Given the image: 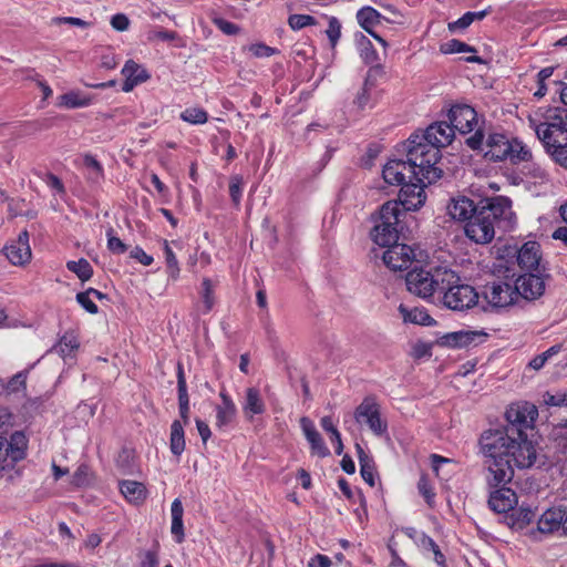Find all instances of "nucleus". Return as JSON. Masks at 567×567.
<instances>
[{
    "label": "nucleus",
    "instance_id": "nucleus-5",
    "mask_svg": "<svg viewBox=\"0 0 567 567\" xmlns=\"http://www.w3.org/2000/svg\"><path fill=\"white\" fill-rule=\"evenodd\" d=\"M453 278L452 269L449 267L437 266L431 269L420 267L408 272L405 284L410 292L426 299L434 293L440 295L444 285L452 282Z\"/></svg>",
    "mask_w": 567,
    "mask_h": 567
},
{
    "label": "nucleus",
    "instance_id": "nucleus-17",
    "mask_svg": "<svg viewBox=\"0 0 567 567\" xmlns=\"http://www.w3.org/2000/svg\"><path fill=\"white\" fill-rule=\"evenodd\" d=\"M449 118L454 132L458 131L461 134H467L477 125L476 111L466 104L455 105L449 112Z\"/></svg>",
    "mask_w": 567,
    "mask_h": 567
},
{
    "label": "nucleus",
    "instance_id": "nucleus-12",
    "mask_svg": "<svg viewBox=\"0 0 567 567\" xmlns=\"http://www.w3.org/2000/svg\"><path fill=\"white\" fill-rule=\"evenodd\" d=\"M492 221L493 225H503L505 228L513 224L514 213L512 210V200L504 196H496L482 200L478 206Z\"/></svg>",
    "mask_w": 567,
    "mask_h": 567
},
{
    "label": "nucleus",
    "instance_id": "nucleus-18",
    "mask_svg": "<svg viewBox=\"0 0 567 567\" xmlns=\"http://www.w3.org/2000/svg\"><path fill=\"white\" fill-rule=\"evenodd\" d=\"M517 288V300L519 297L526 300H536L545 292V278L534 274L519 276L514 282Z\"/></svg>",
    "mask_w": 567,
    "mask_h": 567
},
{
    "label": "nucleus",
    "instance_id": "nucleus-60",
    "mask_svg": "<svg viewBox=\"0 0 567 567\" xmlns=\"http://www.w3.org/2000/svg\"><path fill=\"white\" fill-rule=\"evenodd\" d=\"M133 458V452L128 449H123L116 457V464L118 467L123 468L125 473H130L133 471V465L131 464Z\"/></svg>",
    "mask_w": 567,
    "mask_h": 567
},
{
    "label": "nucleus",
    "instance_id": "nucleus-20",
    "mask_svg": "<svg viewBox=\"0 0 567 567\" xmlns=\"http://www.w3.org/2000/svg\"><path fill=\"white\" fill-rule=\"evenodd\" d=\"M540 261V246L536 241L525 243L517 252V262L522 269L536 270Z\"/></svg>",
    "mask_w": 567,
    "mask_h": 567
},
{
    "label": "nucleus",
    "instance_id": "nucleus-14",
    "mask_svg": "<svg viewBox=\"0 0 567 567\" xmlns=\"http://www.w3.org/2000/svg\"><path fill=\"white\" fill-rule=\"evenodd\" d=\"M382 259L391 270L403 271L412 265L415 259V254L411 246L395 243L386 247Z\"/></svg>",
    "mask_w": 567,
    "mask_h": 567
},
{
    "label": "nucleus",
    "instance_id": "nucleus-28",
    "mask_svg": "<svg viewBox=\"0 0 567 567\" xmlns=\"http://www.w3.org/2000/svg\"><path fill=\"white\" fill-rule=\"evenodd\" d=\"M92 104V97L80 91H70L59 96L58 105L64 109H79Z\"/></svg>",
    "mask_w": 567,
    "mask_h": 567
},
{
    "label": "nucleus",
    "instance_id": "nucleus-57",
    "mask_svg": "<svg viewBox=\"0 0 567 567\" xmlns=\"http://www.w3.org/2000/svg\"><path fill=\"white\" fill-rule=\"evenodd\" d=\"M241 192H243V177L239 175H235L230 178L229 195L231 197L233 203L236 206H239V204H240Z\"/></svg>",
    "mask_w": 567,
    "mask_h": 567
},
{
    "label": "nucleus",
    "instance_id": "nucleus-43",
    "mask_svg": "<svg viewBox=\"0 0 567 567\" xmlns=\"http://www.w3.org/2000/svg\"><path fill=\"white\" fill-rule=\"evenodd\" d=\"M6 446L7 439L0 436V475H2L4 471L12 470L16 463L19 462Z\"/></svg>",
    "mask_w": 567,
    "mask_h": 567
},
{
    "label": "nucleus",
    "instance_id": "nucleus-56",
    "mask_svg": "<svg viewBox=\"0 0 567 567\" xmlns=\"http://www.w3.org/2000/svg\"><path fill=\"white\" fill-rule=\"evenodd\" d=\"M178 38L175 31H168L164 29H152L147 32V40L150 42L155 41H174Z\"/></svg>",
    "mask_w": 567,
    "mask_h": 567
},
{
    "label": "nucleus",
    "instance_id": "nucleus-63",
    "mask_svg": "<svg viewBox=\"0 0 567 567\" xmlns=\"http://www.w3.org/2000/svg\"><path fill=\"white\" fill-rule=\"evenodd\" d=\"M52 24L60 25V24H71L79 28H89L90 23L85 20H82L80 18L74 17H55L51 20Z\"/></svg>",
    "mask_w": 567,
    "mask_h": 567
},
{
    "label": "nucleus",
    "instance_id": "nucleus-9",
    "mask_svg": "<svg viewBox=\"0 0 567 567\" xmlns=\"http://www.w3.org/2000/svg\"><path fill=\"white\" fill-rule=\"evenodd\" d=\"M483 299L494 309H502L517 302V288L511 281L493 280L483 286Z\"/></svg>",
    "mask_w": 567,
    "mask_h": 567
},
{
    "label": "nucleus",
    "instance_id": "nucleus-10",
    "mask_svg": "<svg viewBox=\"0 0 567 567\" xmlns=\"http://www.w3.org/2000/svg\"><path fill=\"white\" fill-rule=\"evenodd\" d=\"M354 417L358 423H364L378 436L388 431V423L381 417L380 405L373 398H365L357 406Z\"/></svg>",
    "mask_w": 567,
    "mask_h": 567
},
{
    "label": "nucleus",
    "instance_id": "nucleus-36",
    "mask_svg": "<svg viewBox=\"0 0 567 567\" xmlns=\"http://www.w3.org/2000/svg\"><path fill=\"white\" fill-rule=\"evenodd\" d=\"M94 483L95 475L86 464L79 465L71 478V484L75 487H87Z\"/></svg>",
    "mask_w": 567,
    "mask_h": 567
},
{
    "label": "nucleus",
    "instance_id": "nucleus-8",
    "mask_svg": "<svg viewBox=\"0 0 567 567\" xmlns=\"http://www.w3.org/2000/svg\"><path fill=\"white\" fill-rule=\"evenodd\" d=\"M455 132L451 123L447 122H435L431 124L424 133L412 134L408 143L413 146H425L426 148H435L440 152L441 147L450 145L454 138ZM441 153H439V159Z\"/></svg>",
    "mask_w": 567,
    "mask_h": 567
},
{
    "label": "nucleus",
    "instance_id": "nucleus-32",
    "mask_svg": "<svg viewBox=\"0 0 567 567\" xmlns=\"http://www.w3.org/2000/svg\"><path fill=\"white\" fill-rule=\"evenodd\" d=\"M171 451L179 456L185 450L184 429L181 421H174L171 425Z\"/></svg>",
    "mask_w": 567,
    "mask_h": 567
},
{
    "label": "nucleus",
    "instance_id": "nucleus-41",
    "mask_svg": "<svg viewBox=\"0 0 567 567\" xmlns=\"http://www.w3.org/2000/svg\"><path fill=\"white\" fill-rule=\"evenodd\" d=\"M80 347V342L78 338L70 332L64 333L59 343L55 346V349H58L59 353L66 358L71 355L78 348Z\"/></svg>",
    "mask_w": 567,
    "mask_h": 567
},
{
    "label": "nucleus",
    "instance_id": "nucleus-38",
    "mask_svg": "<svg viewBox=\"0 0 567 567\" xmlns=\"http://www.w3.org/2000/svg\"><path fill=\"white\" fill-rule=\"evenodd\" d=\"M29 369L16 373L7 383H3V393L14 394L24 392L27 389V379Z\"/></svg>",
    "mask_w": 567,
    "mask_h": 567
},
{
    "label": "nucleus",
    "instance_id": "nucleus-52",
    "mask_svg": "<svg viewBox=\"0 0 567 567\" xmlns=\"http://www.w3.org/2000/svg\"><path fill=\"white\" fill-rule=\"evenodd\" d=\"M326 34L330 41L331 48L334 49L341 37V23L336 17L329 18Z\"/></svg>",
    "mask_w": 567,
    "mask_h": 567
},
{
    "label": "nucleus",
    "instance_id": "nucleus-59",
    "mask_svg": "<svg viewBox=\"0 0 567 567\" xmlns=\"http://www.w3.org/2000/svg\"><path fill=\"white\" fill-rule=\"evenodd\" d=\"M248 51L255 56V58H268L276 53H278V50L275 48H271L269 45H266L265 43H254L248 47Z\"/></svg>",
    "mask_w": 567,
    "mask_h": 567
},
{
    "label": "nucleus",
    "instance_id": "nucleus-54",
    "mask_svg": "<svg viewBox=\"0 0 567 567\" xmlns=\"http://www.w3.org/2000/svg\"><path fill=\"white\" fill-rule=\"evenodd\" d=\"M288 24L292 30H300L316 24V19L309 14H291L288 19Z\"/></svg>",
    "mask_w": 567,
    "mask_h": 567
},
{
    "label": "nucleus",
    "instance_id": "nucleus-58",
    "mask_svg": "<svg viewBox=\"0 0 567 567\" xmlns=\"http://www.w3.org/2000/svg\"><path fill=\"white\" fill-rule=\"evenodd\" d=\"M107 236V248L113 254H124L127 249L126 245L114 235L113 228H109L106 231Z\"/></svg>",
    "mask_w": 567,
    "mask_h": 567
},
{
    "label": "nucleus",
    "instance_id": "nucleus-40",
    "mask_svg": "<svg viewBox=\"0 0 567 567\" xmlns=\"http://www.w3.org/2000/svg\"><path fill=\"white\" fill-rule=\"evenodd\" d=\"M164 254L168 278L173 281H176L179 277L181 269L178 260L167 240L164 241Z\"/></svg>",
    "mask_w": 567,
    "mask_h": 567
},
{
    "label": "nucleus",
    "instance_id": "nucleus-37",
    "mask_svg": "<svg viewBox=\"0 0 567 567\" xmlns=\"http://www.w3.org/2000/svg\"><path fill=\"white\" fill-rule=\"evenodd\" d=\"M18 461H21L25 456L27 437L22 432H14L11 434L10 440H7L6 446Z\"/></svg>",
    "mask_w": 567,
    "mask_h": 567
},
{
    "label": "nucleus",
    "instance_id": "nucleus-22",
    "mask_svg": "<svg viewBox=\"0 0 567 567\" xmlns=\"http://www.w3.org/2000/svg\"><path fill=\"white\" fill-rule=\"evenodd\" d=\"M219 398L221 403L216 406V426L224 429L236 417L237 408L226 391L221 390Z\"/></svg>",
    "mask_w": 567,
    "mask_h": 567
},
{
    "label": "nucleus",
    "instance_id": "nucleus-48",
    "mask_svg": "<svg viewBox=\"0 0 567 567\" xmlns=\"http://www.w3.org/2000/svg\"><path fill=\"white\" fill-rule=\"evenodd\" d=\"M177 391H178V406H189V398L187 393L186 379L184 369L181 363L177 365Z\"/></svg>",
    "mask_w": 567,
    "mask_h": 567
},
{
    "label": "nucleus",
    "instance_id": "nucleus-35",
    "mask_svg": "<svg viewBox=\"0 0 567 567\" xmlns=\"http://www.w3.org/2000/svg\"><path fill=\"white\" fill-rule=\"evenodd\" d=\"M416 544L424 551H431L434 556V560L437 565H445V556L441 551L439 545L426 534L421 533L416 539Z\"/></svg>",
    "mask_w": 567,
    "mask_h": 567
},
{
    "label": "nucleus",
    "instance_id": "nucleus-23",
    "mask_svg": "<svg viewBox=\"0 0 567 567\" xmlns=\"http://www.w3.org/2000/svg\"><path fill=\"white\" fill-rule=\"evenodd\" d=\"M302 431L311 445L312 453L320 457H326L330 454L329 449L326 446L320 433L316 430L312 421L303 416L300 420Z\"/></svg>",
    "mask_w": 567,
    "mask_h": 567
},
{
    "label": "nucleus",
    "instance_id": "nucleus-19",
    "mask_svg": "<svg viewBox=\"0 0 567 567\" xmlns=\"http://www.w3.org/2000/svg\"><path fill=\"white\" fill-rule=\"evenodd\" d=\"M122 74L125 76L122 90L131 92L136 85L146 82L150 79L148 72L133 60L126 61L122 69Z\"/></svg>",
    "mask_w": 567,
    "mask_h": 567
},
{
    "label": "nucleus",
    "instance_id": "nucleus-15",
    "mask_svg": "<svg viewBox=\"0 0 567 567\" xmlns=\"http://www.w3.org/2000/svg\"><path fill=\"white\" fill-rule=\"evenodd\" d=\"M429 183L417 182L409 179L405 184L401 186L399 193V199L395 200L400 204V208L403 210H417L421 208L426 199L424 187Z\"/></svg>",
    "mask_w": 567,
    "mask_h": 567
},
{
    "label": "nucleus",
    "instance_id": "nucleus-42",
    "mask_svg": "<svg viewBox=\"0 0 567 567\" xmlns=\"http://www.w3.org/2000/svg\"><path fill=\"white\" fill-rule=\"evenodd\" d=\"M516 501L518 498H487V504L493 512L502 514L505 520Z\"/></svg>",
    "mask_w": 567,
    "mask_h": 567
},
{
    "label": "nucleus",
    "instance_id": "nucleus-26",
    "mask_svg": "<svg viewBox=\"0 0 567 567\" xmlns=\"http://www.w3.org/2000/svg\"><path fill=\"white\" fill-rule=\"evenodd\" d=\"M200 300L196 305V310L200 315L209 313L215 306V286L209 278L202 281Z\"/></svg>",
    "mask_w": 567,
    "mask_h": 567
},
{
    "label": "nucleus",
    "instance_id": "nucleus-25",
    "mask_svg": "<svg viewBox=\"0 0 567 567\" xmlns=\"http://www.w3.org/2000/svg\"><path fill=\"white\" fill-rule=\"evenodd\" d=\"M478 206H474L473 202L466 197H457L451 199L447 205L449 215L455 220H470L471 216L475 214Z\"/></svg>",
    "mask_w": 567,
    "mask_h": 567
},
{
    "label": "nucleus",
    "instance_id": "nucleus-30",
    "mask_svg": "<svg viewBox=\"0 0 567 567\" xmlns=\"http://www.w3.org/2000/svg\"><path fill=\"white\" fill-rule=\"evenodd\" d=\"M399 311L405 322L429 326L433 321L432 317L424 309L416 307L409 309L404 305H400Z\"/></svg>",
    "mask_w": 567,
    "mask_h": 567
},
{
    "label": "nucleus",
    "instance_id": "nucleus-44",
    "mask_svg": "<svg viewBox=\"0 0 567 567\" xmlns=\"http://www.w3.org/2000/svg\"><path fill=\"white\" fill-rule=\"evenodd\" d=\"M181 118L190 124H204L208 121V114L200 107H188L181 113Z\"/></svg>",
    "mask_w": 567,
    "mask_h": 567
},
{
    "label": "nucleus",
    "instance_id": "nucleus-16",
    "mask_svg": "<svg viewBox=\"0 0 567 567\" xmlns=\"http://www.w3.org/2000/svg\"><path fill=\"white\" fill-rule=\"evenodd\" d=\"M8 260L14 266H24L31 260L32 252L29 244L28 230H22L16 240L3 247Z\"/></svg>",
    "mask_w": 567,
    "mask_h": 567
},
{
    "label": "nucleus",
    "instance_id": "nucleus-62",
    "mask_svg": "<svg viewBox=\"0 0 567 567\" xmlns=\"http://www.w3.org/2000/svg\"><path fill=\"white\" fill-rule=\"evenodd\" d=\"M76 301L81 307H83L89 313L95 315L99 311L97 306L91 299V296L85 291L76 293Z\"/></svg>",
    "mask_w": 567,
    "mask_h": 567
},
{
    "label": "nucleus",
    "instance_id": "nucleus-61",
    "mask_svg": "<svg viewBox=\"0 0 567 567\" xmlns=\"http://www.w3.org/2000/svg\"><path fill=\"white\" fill-rule=\"evenodd\" d=\"M213 23L225 34L227 35H234L239 32V27L228 20H225L223 18H214Z\"/></svg>",
    "mask_w": 567,
    "mask_h": 567
},
{
    "label": "nucleus",
    "instance_id": "nucleus-64",
    "mask_svg": "<svg viewBox=\"0 0 567 567\" xmlns=\"http://www.w3.org/2000/svg\"><path fill=\"white\" fill-rule=\"evenodd\" d=\"M111 25L116 31H126L130 27L128 18L123 13H116L111 19Z\"/></svg>",
    "mask_w": 567,
    "mask_h": 567
},
{
    "label": "nucleus",
    "instance_id": "nucleus-47",
    "mask_svg": "<svg viewBox=\"0 0 567 567\" xmlns=\"http://www.w3.org/2000/svg\"><path fill=\"white\" fill-rule=\"evenodd\" d=\"M357 43L360 49V54L367 63H372L377 59V52L373 49L371 41L362 33L357 37Z\"/></svg>",
    "mask_w": 567,
    "mask_h": 567
},
{
    "label": "nucleus",
    "instance_id": "nucleus-55",
    "mask_svg": "<svg viewBox=\"0 0 567 567\" xmlns=\"http://www.w3.org/2000/svg\"><path fill=\"white\" fill-rule=\"evenodd\" d=\"M543 401L550 406H567V390L557 391L556 393L546 392L543 395Z\"/></svg>",
    "mask_w": 567,
    "mask_h": 567
},
{
    "label": "nucleus",
    "instance_id": "nucleus-3",
    "mask_svg": "<svg viewBox=\"0 0 567 567\" xmlns=\"http://www.w3.org/2000/svg\"><path fill=\"white\" fill-rule=\"evenodd\" d=\"M547 154L561 166L567 167V109L557 107L546 113L536 112L527 117Z\"/></svg>",
    "mask_w": 567,
    "mask_h": 567
},
{
    "label": "nucleus",
    "instance_id": "nucleus-7",
    "mask_svg": "<svg viewBox=\"0 0 567 567\" xmlns=\"http://www.w3.org/2000/svg\"><path fill=\"white\" fill-rule=\"evenodd\" d=\"M402 212L396 202H386L381 206L378 221L371 230V238L377 245L389 247L398 243Z\"/></svg>",
    "mask_w": 567,
    "mask_h": 567
},
{
    "label": "nucleus",
    "instance_id": "nucleus-11",
    "mask_svg": "<svg viewBox=\"0 0 567 567\" xmlns=\"http://www.w3.org/2000/svg\"><path fill=\"white\" fill-rule=\"evenodd\" d=\"M485 214L488 213L482 212L478 207L477 212L471 216L464 227L465 235L476 244H488L495 236V226Z\"/></svg>",
    "mask_w": 567,
    "mask_h": 567
},
{
    "label": "nucleus",
    "instance_id": "nucleus-1",
    "mask_svg": "<svg viewBox=\"0 0 567 567\" xmlns=\"http://www.w3.org/2000/svg\"><path fill=\"white\" fill-rule=\"evenodd\" d=\"M537 415L535 405L512 404L505 413V426L485 430L480 435V452L487 458L492 475L488 483L497 488L489 496H503L501 492L512 481L514 466L528 468L535 464L537 449L532 436Z\"/></svg>",
    "mask_w": 567,
    "mask_h": 567
},
{
    "label": "nucleus",
    "instance_id": "nucleus-6",
    "mask_svg": "<svg viewBox=\"0 0 567 567\" xmlns=\"http://www.w3.org/2000/svg\"><path fill=\"white\" fill-rule=\"evenodd\" d=\"M454 278L449 285H444L440 293V301L444 307L453 311H465L475 307L480 299L476 289L463 282L460 275L452 269Z\"/></svg>",
    "mask_w": 567,
    "mask_h": 567
},
{
    "label": "nucleus",
    "instance_id": "nucleus-29",
    "mask_svg": "<svg viewBox=\"0 0 567 567\" xmlns=\"http://www.w3.org/2000/svg\"><path fill=\"white\" fill-rule=\"evenodd\" d=\"M172 514V527L171 532L176 537V540L181 543L184 538V525H183V505L179 498H175L171 507Z\"/></svg>",
    "mask_w": 567,
    "mask_h": 567
},
{
    "label": "nucleus",
    "instance_id": "nucleus-45",
    "mask_svg": "<svg viewBox=\"0 0 567 567\" xmlns=\"http://www.w3.org/2000/svg\"><path fill=\"white\" fill-rule=\"evenodd\" d=\"M560 350H561V344H555V346L550 347L543 353L533 358L529 362V367L536 371L540 370L546 364V362L549 359H551L554 355H557L560 352Z\"/></svg>",
    "mask_w": 567,
    "mask_h": 567
},
{
    "label": "nucleus",
    "instance_id": "nucleus-24",
    "mask_svg": "<svg viewBox=\"0 0 567 567\" xmlns=\"http://www.w3.org/2000/svg\"><path fill=\"white\" fill-rule=\"evenodd\" d=\"M554 457L557 462L567 458V421L555 425L549 434Z\"/></svg>",
    "mask_w": 567,
    "mask_h": 567
},
{
    "label": "nucleus",
    "instance_id": "nucleus-4",
    "mask_svg": "<svg viewBox=\"0 0 567 567\" xmlns=\"http://www.w3.org/2000/svg\"><path fill=\"white\" fill-rule=\"evenodd\" d=\"M466 144L474 151H482L484 157L493 162L509 161L513 164L529 162L532 151L517 138L509 140L504 134L492 133L484 141V134L477 130L466 140Z\"/></svg>",
    "mask_w": 567,
    "mask_h": 567
},
{
    "label": "nucleus",
    "instance_id": "nucleus-39",
    "mask_svg": "<svg viewBox=\"0 0 567 567\" xmlns=\"http://www.w3.org/2000/svg\"><path fill=\"white\" fill-rule=\"evenodd\" d=\"M68 270L74 272L81 281H87L93 276V268L90 262L81 258L79 260H70L66 262Z\"/></svg>",
    "mask_w": 567,
    "mask_h": 567
},
{
    "label": "nucleus",
    "instance_id": "nucleus-33",
    "mask_svg": "<svg viewBox=\"0 0 567 567\" xmlns=\"http://www.w3.org/2000/svg\"><path fill=\"white\" fill-rule=\"evenodd\" d=\"M491 12V7L484 9L482 11L472 12L468 11L464 13L460 19L454 22L449 23V30H463L470 27L475 20H483Z\"/></svg>",
    "mask_w": 567,
    "mask_h": 567
},
{
    "label": "nucleus",
    "instance_id": "nucleus-34",
    "mask_svg": "<svg viewBox=\"0 0 567 567\" xmlns=\"http://www.w3.org/2000/svg\"><path fill=\"white\" fill-rule=\"evenodd\" d=\"M381 14L372 7H363L357 13V19L362 29L372 33V27L380 22Z\"/></svg>",
    "mask_w": 567,
    "mask_h": 567
},
{
    "label": "nucleus",
    "instance_id": "nucleus-13",
    "mask_svg": "<svg viewBox=\"0 0 567 567\" xmlns=\"http://www.w3.org/2000/svg\"><path fill=\"white\" fill-rule=\"evenodd\" d=\"M537 533L543 535L556 534L567 536V509L550 507L546 509L537 522Z\"/></svg>",
    "mask_w": 567,
    "mask_h": 567
},
{
    "label": "nucleus",
    "instance_id": "nucleus-2",
    "mask_svg": "<svg viewBox=\"0 0 567 567\" xmlns=\"http://www.w3.org/2000/svg\"><path fill=\"white\" fill-rule=\"evenodd\" d=\"M439 152L425 146H413L406 142V161H389L382 171L385 183L403 185L409 179L434 183L441 178L442 171L436 166Z\"/></svg>",
    "mask_w": 567,
    "mask_h": 567
},
{
    "label": "nucleus",
    "instance_id": "nucleus-31",
    "mask_svg": "<svg viewBox=\"0 0 567 567\" xmlns=\"http://www.w3.org/2000/svg\"><path fill=\"white\" fill-rule=\"evenodd\" d=\"M358 458L360 463V472L362 478L371 486L374 485V465L372 458L364 452V450L357 444Z\"/></svg>",
    "mask_w": 567,
    "mask_h": 567
},
{
    "label": "nucleus",
    "instance_id": "nucleus-21",
    "mask_svg": "<svg viewBox=\"0 0 567 567\" xmlns=\"http://www.w3.org/2000/svg\"><path fill=\"white\" fill-rule=\"evenodd\" d=\"M534 517L535 513L530 506L525 503L518 504L516 501V505L513 506L504 523L511 528L523 529Z\"/></svg>",
    "mask_w": 567,
    "mask_h": 567
},
{
    "label": "nucleus",
    "instance_id": "nucleus-50",
    "mask_svg": "<svg viewBox=\"0 0 567 567\" xmlns=\"http://www.w3.org/2000/svg\"><path fill=\"white\" fill-rule=\"evenodd\" d=\"M372 89H373V83L369 80V78H367L363 83V86L358 92V94L353 101V103L358 106V109L363 110L370 105Z\"/></svg>",
    "mask_w": 567,
    "mask_h": 567
},
{
    "label": "nucleus",
    "instance_id": "nucleus-46",
    "mask_svg": "<svg viewBox=\"0 0 567 567\" xmlns=\"http://www.w3.org/2000/svg\"><path fill=\"white\" fill-rule=\"evenodd\" d=\"M138 566L137 567H158V546L155 545L152 549L141 550L137 555Z\"/></svg>",
    "mask_w": 567,
    "mask_h": 567
},
{
    "label": "nucleus",
    "instance_id": "nucleus-49",
    "mask_svg": "<svg viewBox=\"0 0 567 567\" xmlns=\"http://www.w3.org/2000/svg\"><path fill=\"white\" fill-rule=\"evenodd\" d=\"M118 487H120V493L122 494V496H128V495L142 496L143 494H145L147 492L146 487L143 483L137 482V481H131V480L120 482Z\"/></svg>",
    "mask_w": 567,
    "mask_h": 567
},
{
    "label": "nucleus",
    "instance_id": "nucleus-51",
    "mask_svg": "<svg viewBox=\"0 0 567 567\" xmlns=\"http://www.w3.org/2000/svg\"><path fill=\"white\" fill-rule=\"evenodd\" d=\"M441 51L445 54H452L462 52H476V49L457 39H452L441 47Z\"/></svg>",
    "mask_w": 567,
    "mask_h": 567
},
{
    "label": "nucleus",
    "instance_id": "nucleus-27",
    "mask_svg": "<svg viewBox=\"0 0 567 567\" xmlns=\"http://www.w3.org/2000/svg\"><path fill=\"white\" fill-rule=\"evenodd\" d=\"M243 411L248 419H251L256 414L265 412V403L260 395V392L256 388H248L246 390L245 403Z\"/></svg>",
    "mask_w": 567,
    "mask_h": 567
},
{
    "label": "nucleus",
    "instance_id": "nucleus-53",
    "mask_svg": "<svg viewBox=\"0 0 567 567\" xmlns=\"http://www.w3.org/2000/svg\"><path fill=\"white\" fill-rule=\"evenodd\" d=\"M487 334L483 331H461L458 338L460 348L481 342Z\"/></svg>",
    "mask_w": 567,
    "mask_h": 567
}]
</instances>
